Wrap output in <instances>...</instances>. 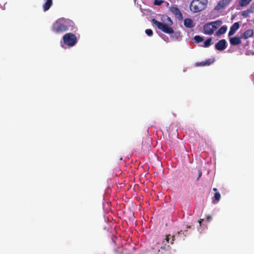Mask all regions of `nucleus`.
<instances>
[{"mask_svg":"<svg viewBox=\"0 0 254 254\" xmlns=\"http://www.w3.org/2000/svg\"><path fill=\"white\" fill-rule=\"evenodd\" d=\"M240 24L239 22L234 23L230 27V31L228 33V36H231L234 35L236 31L239 28Z\"/></svg>","mask_w":254,"mask_h":254,"instance_id":"obj_10","label":"nucleus"},{"mask_svg":"<svg viewBox=\"0 0 254 254\" xmlns=\"http://www.w3.org/2000/svg\"><path fill=\"white\" fill-rule=\"evenodd\" d=\"M145 33L149 36H151L153 35V31L150 29H147L145 30Z\"/></svg>","mask_w":254,"mask_h":254,"instance_id":"obj_23","label":"nucleus"},{"mask_svg":"<svg viewBox=\"0 0 254 254\" xmlns=\"http://www.w3.org/2000/svg\"><path fill=\"white\" fill-rule=\"evenodd\" d=\"M194 40H195V42L197 43H200L203 41V38L199 35H196L194 36Z\"/></svg>","mask_w":254,"mask_h":254,"instance_id":"obj_20","label":"nucleus"},{"mask_svg":"<svg viewBox=\"0 0 254 254\" xmlns=\"http://www.w3.org/2000/svg\"><path fill=\"white\" fill-rule=\"evenodd\" d=\"M252 0H239V4L240 6H246L248 5Z\"/></svg>","mask_w":254,"mask_h":254,"instance_id":"obj_17","label":"nucleus"},{"mask_svg":"<svg viewBox=\"0 0 254 254\" xmlns=\"http://www.w3.org/2000/svg\"><path fill=\"white\" fill-rule=\"evenodd\" d=\"M63 39L64 44L70 47L74 46L77 42L75 35L72 33H68L64 35Z\"/></svg>","mask_w":254,"mask_h":254,"instance_id":"obj_4","label":"nucleus"},{"mask_svg":"<svg viewBox=\"0 0 254 254\" xmlns=\"http://www.w3.org/2000/svg\"><path fill=\"white\" fill-rule=\"evenodd\" d=\"M214 61L213 59H209L204 62H201L200 63H196V65L197 66H205V65H209L211 64H212Z\"/></svg>","mask_w":254,"mask_h":254,"instance_id":"obj_13","label":"nucleus"},{"mask_svg":"<svg viewBox=\"0 0 254 254\" xmlns=\"http://www.w3.org/2000/svg\"><path fill=\"white\" fill-rule=\"evenodd\" d=\"M231 0H220L214 7V10L219 11L227 6Z\"/></svg>","mask_w":254,"mask_h":254,"instance_id":"obj_5","label":"nucleus"},{"mask_svg":"<svg viewBox=\"0 0 254 254\" xmlns=\"http://www.w3.org/2000/svg\"><path fill=\"white\" fill-rule=\"evenodd\" d=\"M73 22L68 19L60 18L54 22L52 26V31L56 34H61L73 29Z\"/></svg>","mask_w":254,"mask_h":254,"instance_id":"obj_1","label":"nucleus"},{"mask_svg":"<svg viewBox=\"0 0 254 254\" xmlns=\"http://www.w3.org/2000/svg\"><path fill=\"white\" fill-rule=\"evenodd\" d=\"M227 30V27L225 25L222 26L216 32L217 35H220L224 34Z\"/></svg>","mask_w":254,"mask_h":254,"instance_id":"obj_16","label":"nucleus"},{"mask_svg":"<svg viewBox=\"0 0 254 254\" xmlns=\"http://www.w3.org/2000/svg\"><path fill=\"white\" fill-rule=\"evenodd\" d=\"M106 203H107V204L108 205H110V203H109V202H106Z\"/></svg>","mask_w":254,"mask_h":254,"instance_id":"obj_28","label":"nucleus"},{"mask_svg":"<svg viewBox=\"0 0 254 254\" xmlns=\"http://www.w3.org/2000/svg\"><path fill=\"white\" fill-rule=\"evenodd\" d=\"M253 11L251 9H247L246 10H244L242 11V15L244 17H247L250 13L252 12Z\"/></svg>","mask_w":254,"mask_h":254,"instance_id":"obj_19","label":"nucleus"},{"mask_svg":"<svg viewBox=\"0 0 254 254\" xmlns=\"http://www.w3.org/2000/svg\"><path fill=\"white\" fill-rule=\"evenodd\" d=\"M211 218V217L210 216H207V221L210 219Z\"/></svg>","mask_w":254,"mask_h":254,"instance_id":"obj_25","label":"nucleus"},{"mask_svg":"<svg viewBox=\"0 0 254 254\" xmlns=\"http://www.w3.org/2000/svg\"><path fill=\"white\" fill-rule=\"evenodd\" d=\"M254 34V30L253 29H248L245 31L243 33L240 35L241 39H247L253 36Z\"/></svg>","mask_w":254,"mask_h":254,"instance_id":"obj_9","label":"nucleus"},{"mask_svg":"<svg viewBox=\"0 0 254 254\" xmlns=\"http://www.w3.org/2000/svg\"><path fill=\"white\" fill-rule=\"evenodd\" d=\"M184 25L187 28H191L194 27L195 24L191 19L186 18L184 20Z\"/></svg>","mask_w":254,"mask_h":254,"instance_id":"obj_12","label":"nucleus"},{"mask_svg":"<svg viewBox=\"0 0 254 254\" xmlns=\"http://www.w3.org/2000/svg\"><path fill=\"white\" fill-rule=\"evenodd\" d=\"M211 24H212V27H213V29L215 30L217 29V28L220 26V25L222 24V21L221 20H218L215 21L210 22Z\"/></svg>","mask_w":254,"mask_h":254,"instance_id":"obj_15","label":"nucleus"},{"mask_svg":"<svg viewBox=\"0 0 254 254\" xmlns=\"http://www.w3.org/2000/svg\"><path fill=\"white\" fill-rule=\"evenodd\" d=\"M251 8H254V3H252L251 5Z\"/></svg>","mask_w":254,"mask_h":254,"instance_id":"obj_26","label":"nucleus"},{"mask_svg":"<svg viewBox=\"0 0 254 254\" xmlns=\"http://www.w3.org/2000/svg\"><path fill=\"white\" fill-rule=\"evenodd\" d=\"M212 38H208L204 43L203 47H208L211 44Z\"/></svg>","mask_w":254,"mask_h":254,"instance_id":"obj_18","label":"nucleus"},{"mask_svg":"<svg viewBox=\"0 0 254 254\" xmlns=\"http://www.w3.org/2000/svg\"><path fill=\"white\" fill-rule=\"evenodd\" d=\"M53 4L52 0H46V2L43 5V8L44 11H47L50 9Z\"/></svg>","mask_w":254,"mask_h":254,"instance_id":"obj_14","label":"nucleus"},{"mask_svg":"<svg viewBox=\"0 0 254 254\" xmlns=\"http://www.w3.org/2000/svg\"><path fill=\"white\" fill-rule=\"evenodd\" d=\"M213 190L214 191H217V189H216V188H213Z\"/></svg>","mask_w":254,"mask_h":254,"instance_id":"obj_27","label":"nucleus"},{"mask_svg":"<svg viewBox=\"0 0 254 254\" xmlns=\"http://www.w3.org/2000/svg\"><path fill=\"white\" fill-rule=\"evenodd\" d=\"M211 25V22H209L204 25L203 30L205 34L211 35L214 33V30Z\"/></svg>","mask_w":254,"mask_h":254,"instance_id":"obj_8","label":"nucleus"},{"mask_svg":"<svg viewBox=\"0 0 254 254\" xmlns=\"http://www.w3.org/2000/svg\"><path fill=\"white\" fill-rule=\"evenodd\" d=\"M202 176V172H201V171L199 170L198 171V178H197V180H199V179Z\"/></svg>","mask_w":254,"mask_h":254,"instance_id":"obj_24","label":"nucleus"},{"mask_svg":"<svg viewBox=\"0 0 254 254\" xmlns=\"http://www.w3.org/2000/svg\"><path fill=\"white\" fill-rule=\"evenodd\" d=\"M208 0H192L190 4V9L193 13L200 12L207 6Z\"/></svg>","mask_w":254,"mask_h":254,"instance_id":"obj_3","label":"nucleus"},{"mask_svg":"<svg viewBox=\"0 0 254 254\" xmlns=\"http://www.w3.org/2000/svg\"><path fill=\"white\" fill-rule=\"evenodd\" d=\"M240 36L239 37H234L230 38V43L231 45L236 46L241 43V41Z\"/></svg>","mask_w":254,"mask_h":254,"instance_id":"obj_11","label":"nucleus"},{"mask_svg":"<svg viewBox=\"0 0 254 254\" xmlns=\"http://www.w3.org/2000/svg\"><path fill=\"white\" fill-rule=\"evenodd\" d=\"M214 197L215 200H216L217 201H219L221 198L220 193L218 192H215L214 194Z\"/></svg>","mask_w":254,"mask_h":254,"instance_id":"obj_21","label":"nucleus"},{"mask_svg":"<svg viewBox=\"0 0 254 254\" xmlns=\"http://www.w3.org/2000/svg\"><path fill=\"white\" fill-rule=\"evenodd\" d=\"M170 10L179 20H181L183 19V14L178 7L171 6Z\"/></svg>","mask_w":254,"mask_h":254,"instance_id":"obj_6","label":"nucleus"},{"mask_svg":"<svg viewBox=\"0 0 254 254\" xmlns=\"http://www.w3.org/2000/svg\"><path fill=\"white\" fill-rule=\"evenodd\" d=\"M164 2L163 0H154V4L156 5H160Z\"/></svg>","mask_w":254,"mask_h":254,"instance_id":"obj_22","label":"nucleus"},{"mask_svg":"<svg viewBox=\"0 0 254 254\" xmlns=\"http://www.w3.org/2000/svg\"><path fill=\"white\" fill-rule=\"evenodd\" d=\"M167 22L166 23H163L160 22L155 19H152V23L155 25L157 27L163 32L167 34H172L174 33L173 29L171 27L173 24V21L169 16H167Z\"/></svg>","mask_w":254,"mask_h":254,"instance_id":"obj_2","label":"nucleus"},{"mask_svg":"<svg viewBox=\"0 0 254 254\" xmlns=\"http://www.w3.org/2000/svg\"><path fill=\"white\" fill-rule=\"evenodd\" d=\"M215 48L218 51H223L227 48V42L225 39L220 40L215 45Z\"/></svg>","mask_w":254,"mask_h":254,"instance_id":"obj_7","label":"nucleus"}]
</instances>
